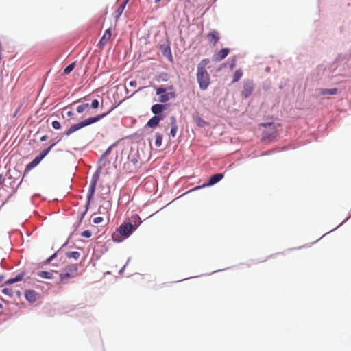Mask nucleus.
I'll use <instances>...</instances> for the list:
<instances>
[{
	"mask_svg": "<svg viewBox=\"0 0 351 351\" xmlns=\"http://www.w3.org/2000/svg\"><path fill=\"white\" fill-rule=\"evenodd\" d=\"M209 63V59L205 58L202 60L197 65V80L202 90H206L210 84V75L206 69Z\"/></svg>",
	"mask_w": 351,
	"mask_h": 351,
	"instance_id": "f257e3e1",
	"label": "nucleus"
},
{
	"mask_svg": "<svg viewBox=\"0 0 351 351\" xmlns=\"http://www.w3.org/2000/svg\"><path fill=\"white\" fill-rule=\"evenodd\" d=\"M109 112L99 114L95 117H88L77 123H75L73 125H71L68 130H66L64 133V134L67 136H70L71 134L74 133L75 132L86 127L89 125H91L93 123H95L103 118H104Z\"/></svg>",
	"mask_w": 351,
	"mask_h": 351,
	"instance_id": "f03ea898",
	"label": "nucleus"
},
{
	"mask_svg": "<svg viewBox=\"0 0 351 351\" xmlns=\"http://www.w3.org/2000/svg\"><path fill=\"white\" fill-rule=\"evenodd\" d=\"M24 273L21 272L16 277L6 280L4 283V285H6L8 287L2 289V293L9 297H12L14 293H16L17 295H19L20 291L19 290H15L12 287H10V285L22 280L24 277Z\"/></svg>",
	"mask_w": 351,
	"mask_h": 351,
	"instance_id": "7ed1b4c3",
	"label": "nucleus"
},
{
	"mask_svg": "<svg viewBox=\"0 0 351 351\" xmlns=\"http://www.w3.org/2000/svg\"><path fill=\"white\" fill-rule=\"evenodd\" d=\"M136 227L137 226H134L131 223H124L119 226L118 232L123 238H128L136 229Z\"/></svg>",
	"mask_w": 351,
	"mask_h": 351,
	"instance_id": "20e7f679",
	"label": "nucleus"
},
{
	"mask_svg": "<svg viewBox=\"0 0 351 351\" xmlns=\"http://www.w3.org/2000/svg\"><path fill=\"white\" fill-rule=\"evenodd\" d=\"M98 179H99V176H98V173H97L93 176L90 186L88 189V192L87 194V206L90 204V202L92 199V198L95 194V189H96V185H97Z\"/></svg>",
	"mask_w": 351,
	"mask_h": 351,
	"instance_id": "39448f33",
	"label": "nucleus"
},
{
	"mask_svg": "<svg viewBox=\"0 0 351 351\" xmlns=\"http://www.w3.org/2000/svg\"><path fill=\"white\" fill-rule=\"evenodd\" d=\"M254 89V83L252 80H247L243 82V89L241 93L242 97L247 98L253 93Z\"/></svg>",
	"mask_w": 351,
	"mask_h": 351,
	"instance_id": "423d86ee",
	"label": "nucleus"
},
{
	"mask_svg": "<svg viewBox=\"0 0 351 351\" xmlns=\"http://www.w3.org/2000/svg\"><path fill=\"white\" fill-rule=\"evenodd\" d=\"M223 177H224V175L223 173L214 174L210 178L208 183L204 184L202 186H196L192 191H196V190H198V189L205 187V186H210L214 185L216 183H217L218 182H219Z\"/></svg>",
	"mask_w": 351,
	"mask_h": 351,
	"instance_id": "0eeeda50",
	"label": "nucleus"
},
{
	"mask_svg": "<svg viewBox=\"0 0 351 351\" xmlns=\"http://www.w3.org/2000/svg\"><path fill=\"white\" fill-rule=\"evenodd\" d=\"M25 297L28 302L34 303L39 298V294L34 290H27L25 291Z\"/></svg>",
	"mask_w": 351,
	"mask_h": 351,
	"instance_id": "6e6552de",
	"label": "nucleus"
},
{
	"mask_svg": "<svg viewBox=\"0 0 351 351\" xmlns=\"http://www.w3.org/2000/svg\"><path fill=\"white\" fill-rule=\"evenodd\" d=\"M207 38L210 44L215 45L220 39L219 34L216 30H212L207 35Z\"/></svg>",
	"mask_w": 351,
	"mask_h": 351,
	"instance_id": "1a4fd4ad",
	"label": "nucleus"
},
{
	"mask_svg": "<svg viewBox=\"0 0 351 351\" xmlns=\"http://www.w3.org/2000/svg\"><path fill=\"white\" fill-rule=\"evenodd\" d=\"M228 48H223L214 55L213 59L215 62H219L223 60L229 53Z\"/></svg>",
	"mask_w": 351,
	"mask_h": 351,
	"instance_id": "9d476101",
	"label": "nucleus"
},
{
	"mask_svg": "<svg viewBox=\"0 0 351 351\" xmlns=\"http://www.w3.org/2000/svg\"><path fill=\"white\" fill-rule=\"evenodd\" d=\"M111 30L110 28H108L105 31L103 36L101 37L99 42L98 45L100 48H102L108 42L111 37Z\"/></svg>",
	"mask_w": 351,
	"mask_h": 351,
	"instance_id": "9b49d317",
	"label": "nucleus"
},
{
	"mask_svg": "<svg viewBox=\"0 0 351 351\" xmlns=\"http://www.w3.org/2000/svg\"><path fill=\"white\" fill-rule=\"evenodd\" d=\"M43 159L39 156H37L31 162L26 165L24 173H27L32 169L36 167Z\"/></svg>",
	"mask_w": 351,
	"mask_h": 351,
	"instance_id": "f8f14e48",
	"label": "nucleus"
},
{
	"mask_svg": "<svg viewBox=\"0 0 351 351\" xmlns=\"http://www.w3.org/2000/svg\"><path fill=\"white\" fill-rule=\"evenodd\" d=\"M170 124H171V131H170V135L172 137H175L177 134L178 131V125L176 121V118L173 116L171 117L170 118Z\"/></svg>",
	"mask_w": 351,
	"mask_h": 351,
	"instance_id": "ddd939ff",
	"label": "nucleus"
},
{
	"mask_svg": "<svg viewBox=\"0 0 351 351\" xmlns=\"http://www.w3.org/2000/svg\"><path fill=\"white\" fill-rule=\"evenodd\" d=\"M161 119H162V117L154 116L147 121V126L149 128H155L158 125L159 122Z\"/></svg>",
	"mask_w": 351,
	"mask_h": 351,
	"instance_id": "4468645a",
	"label": "nucleus"
},
{
	"mask_svg": "<svg viewBox=\"0 0 351 351\" xmlns=\"http://www.w3.org/2000/svg\"><path fill=\"white\" fill-rule=\"evenodd\" d=\"M176 97V94L174 92H169L167 93L161 95L160 96L159 101L160 102H166L171 99H173Z\"/></svg>",
	"mask_w": 351,
	"mask_h": 351,
	"instance_id": "2eb2a0df",
	"label": "nucleus"
},
{
	"mask_svg": "<svg viewBox=\"0 0 351 351\" xmlns=\"http://www.w3.org/2000/svg\"><path fill=\"white\" fill-rule=\"evenodd\" d=\"M165 106L162 104H156L152 106V112L155 114H158L165 110Z\"/></svg>",
	"mask_w": 351,
	"mask_h": 351,
	"instance_id": "dca6fc26",
	"label": "nucleus"
},
{
	"mask_svg": "<svg viewBox=\"0 0 351 351\" xmlns=\"http://www.w3.org/2000/svg\"><path fill=\"white\" fill-rule=\"evenodd\" d=\"M53 271H39L36 273V275L45 279H51L53 278Z\"/></svg>",
	"mask_w": 351,
	"mask_h": 351,
	"instance_id": "f3484780",
	"label": "nucleus"
},
{
	"mask_svg": "<svg viewBox=\"0 0 351 351\" xmlns=\"http://www.w3.org/2000/svg\"><path fill=\"white\" fill-rule=\"evenodd\" d=\"M89 107L90 104L88 103H82L77 106L76 111L80 114L83 113L84 112H88Z\"/></svg>",
	"mask_w": 351,
	"mask_h": 351,
	"instance_id": "a211bd4d",
	"label": "nucleus"
},
{
	"mask_svg": "<svg viewBox=\"0 0 351 351\" xmlns=\"http://www.w3.org/2000/svg\"><path fill=\"white\" fill-rule=\"evenodd\" d=\"M128 2V0H125L123 2L121 3V4L119 6V8L115 11V17L117 19L119 18L123 13L127 3Z\"/></svg>",
	"mask_w": 351,
	"mask_h": 351,
	"instance_id": "6ab92c4d",
	"label": "nucleus"
},
{
	"mask_svg": "<svg viewBox=\"0 0 351 351\" xmlns=\"http://www.w3.org/2000/svg\"><path fill=\"white\" fill-rule=\"evenodd\" d=\"M74 276L69 272L64 270V272L62 273L60 276V279L62 283H66L67 280L70 278H73Z\"/></svg>",
	"mask_w": 351,
	"mask_h": 351,
	"instance_id": "aec40b11",
	"label": "nucleus"
},
{
	"mask_svg": "<svg viewBox=\"0 0 351 351\" xmlns=\"http://www.w3.org/2000/svg\"><path fill=\"white\" fill-rule=\"evenodd\" d=\"M322 95H336L338 93L337 88H324L320 90Z\"/></svg>",
	"mask_w": 351,
	"mask_h": 351,
	"instance_id": "412c9836",
	"label": "nucleus"
},
{
	"mask_svg": "<svg viewBox=\"0 0 351 351\" xmlns=\"http://www.w3.org/2000/svg\"><path fill=\"white\" fill-rule=\"evenodd\" d=\"M243 75V71L241 69L237 70L233 75L232 83L238 82Z\"/></svg>",
	"mask_w": 351,
	"mask_h": 351,
	"instance_id": "4be33fe9",
	"label": "nucleus"
},
{
	"mask_svg": "<svg viewBox=\"0 0 351 351\" xmlns=\"http://www.w3.org/2000/svg\"><path fill=\"white\" fill-rule=\"evenodd\" d=\"M65 271L67 272H69L70 274H73L74 276H76L77 271V265H72L70 266H68Z\"/></svg>",
	"mask_w": 351,
	"mask_h": 351,
	"instance_id": "5701e85b",
	"label": "nucleus"
},
{
	"mask_svg": "<svg viewBox=\"0 0 351 351\" xmlns=\"http://www.w3.org/2000/svg\"><path fill=\"white\" fill-rule=\"evenodd\" d=\"M66 257H68L69 258H72L77 260L79 258V257L80 256V253L77 251L68 252H66Z\"/></svg>",
	"mask_w": 351,
	"mask_h": 351,
	"instance_id": "b1692460",
	"label": "nucleus"
},
{
	"mask_svg": "<svg viewBox=\"0 0 351 351\" xmlns=\"http://www.w3.org/2000/svg\"><path fill=\"white\" fill-rule=\"evenodd\" d=\"M56 143H52L48 148L43 150L40 154L39 155L40 157H41L42 159H43L51 151V149L56 145Z\"/></svg>",
	"mask_w": 351,
	"mask_h": 351,
	"instance_id": "393cba45",
	"label": "nucleus"
},
{
	"mask_svg": "<svg viewBox=\"0 0 351 351\" xmlns=\"http://www.w3.org/2000/svg\"><path fill=\"white\" fill-rule=\"evenodd\" d=\"M56 143H52L48 148L43 150L40 154L39 155L40 157H41L42 159H43L51 151V149L56 145Z\"/></svg>",
	"mask_w": 351,
	"mask_h": 351,
	"instance_id": "a878e982",
	"label": "nucleus"
},
{
	"mask_svg": "<svg viewBox=\"0 0 351 351\" xmlns=\"http://www.w3.org/2000/svg\"><path fill=\"white\" fill-rule=\"evenodd\" d=\"M155 145L158 147H160L162 141V136L160 133L156 134Z\"/></svg>",
	"mask_w": 351,
	"mask_h": 351,
	"instance_id": "bb28decb",
	"label": "nucleus"
},
{
	"mask_svg": "<svg viewBox=\"0 0 351 351\" xmlns=\"http://www.w3.org/2000/svg\"><path fill=\"white\" fill-rule=\"evenodd\" d=\"M75 66V62H73V63L70 64L69 66H67L64 69V74L70 73L74 69Z\"/></svg>",
	"mask_w": 351,
	"mask_h": 351,
	"instance_id": "cd10ccee",
	"label": "nucleus"
},
{
	"mask_svg": "<svg viewBox=\"0 0 351 351\" xmlns=\"http://www.w3.org/2000/svg\"><path fill=\"white\" fill-rule=\"evenodd\" d=\"M90 106L93 109H97L99 106V102L97 99H93L90 104Z\"/></svg>",
	"mask_w": 351,
	"mask_h": 351,
	"instance_id": "c85d7f7f",
	"label": "nucleus"
},
{
	"mask_svg": "<svg viewBox=\"0 0 351 351\" xmlns=\"http://www.w3.org/2000/svg\"><path fill=\"white\" fill-rule=\"evenodd\" d=\"M51 125L55 130H60L61 128V124L58 121H53Z\"/></svg>",
	"mask_w": 351,
	"mask_h": 351,
	"instance_id": "c756f323",
	"label": "nucleus"
},
{
	"mask_svg": "<svg viewBox=\"0 0 351 351\" xmlns=\"http://www.w3.org/2000/svg\"><path fill=\"white\" fill-rule=\"evenodd\" d=\"M112 147H109L104 153L101 155L100 160H104L110 152Z\"/></svg>",
	"mask_w": 351,
	"mask_h": 351,
	"instance_id": "7c9ffc66",
	"label": "nucleus"
},
{
	"mask_svg": "<svg viewBox=\"0 0 351 351\" xmlns=\"http://www.w3.org/2000/svg\"><path fill=\"white\" fill-rule=\"evenodd\" d=\"M166 90H167V89H166V88H162V87L158 88L156 89V95H160V96L161 95H163V93H165V92H166Z\"/></svg>",
	"mask_w": 351,
	"mask_h": 351,
	"instance_id": "2f4dec72",
	"label": "nucleus"
},
{
	"mask_svg": "<svg viewBox=\"0 0 351 351\" xmlns=\"http://www.w3.org/2000/svg\"><path fill=\"white\" fill-rule=\"evenodd\" d=\"M81 235L85 238H90L92 234L89 230H85L81 233Z\"/></svg>",
	"mask_w": 351,
	"mask_h": 351,
	"instance_id": "473e14b6",
	"label": "nucleus"
},
{
	"mask_svg": "<svg viewBox=\"0 0 351 351\" xmlns=\"http://www.w3.org/2000/svg\"><path fill=\"white\" fill-rule=\"evenodd\" d=\"M93 221L95 224L100 223L103 221V218L101 217H97L93 219Z\"/></svg>",
	"mask_w": 351,
	"mask_h": 351,
	"instance_id": "72a5a7b5",
	"label": "nucleus"
},
{
	"mask_svg": "<svg viewBox=\"0 0 351 351\" xmlns=\"http://www.w3.org/2000/svg\"><path fill=\"white\" fill-rule=\"evenodd\" d=\"M129 85L132 87H135L137 86V82L135 80L130 81L129 82Z\"/></svg>",
	"mask_w": 351,
	"mask_h": 351,
	"instance_id": "f704fd0d",
	"label": "nucleus"
},
{
	"mask_svg": "<svg viewBox=\"0 0 351 351\" xmlns=\"http://www.w3.org/2000/svg\"><path fill=\"white\" fill-rule=\"evenodd\" d=\"M271 125L272 124L271 123H261V125L263 127L271 126Z\"/></svg>",
	"mask_w": 351,
	"mask_h": 351,
	"instance_id": "c9c22d12",
	"label": "nucleus"
},
{
	"mask_svg": "<svg viewBox=\"0 0 351 351\" xmlns=\"http://www.w3.org/2000/svg\"><path fill=\"white\" fill-rule=\"evenodd\" d=\"M48 138V136L47 135H44L41 138H40V141H47Z\"/></svg>",
	"mask_w": 351,
	"mask_h": 351,
	"instance_id": "e433bc0d",
	"label": "nucleus"
},
{
	"mask_svg": "<svg viewBox=\"0 0 351 351\" xmlns=\"http://www.w3.org/2000/svg\"><path fill=\"white\" fill-rule=\"evenodd\" d=\"M56 256V254H53L51 256H50V257L48 258L47 261H48V262H50V261H51L52 259H53Z\"/></svg>",
	"mask_w": 351,
	"mask_h": 351,
	"instance_id": "4c0bfd02",
	"label": "nucleus"
},
{
	"mask_svg": "<svg viewBox=\"0 0 351 351\" xmlns=\"http://www.w3.org/2000/svg\"><path fill=\"white\" fill-rule=\"evenodd\" d=\"M4 179L1 175H0V185L3 184Z\"/></svg>",
	"mask_w": 351,
	"mask_h": 351,
	"instance_id": "58836bf2",
	"label": "nucleus"
},
{
	"mask_svg": "<svg viewBox=\"0 0 351 351\" xmlns=\"http://www.w3.org/2000/svg\"><path fill=\"white\" fill-rule=\"evenodd\" d=\"M112 238L115 241H120L121 240L116 239L114 234L112 235Z\"/></svg>",
	"mask_w": 351,
	"mask_h": 351,
	"instance_id": "ea45409f",
	"label": "nucleus"
},
{
	"mask_svg": "<svg viewBox=\"0 0 351 351\" xmlns=\"http://www.w3.org/2000/svg\"><path fill=\"white\" fill-rule=\"evenodd\" d=\"M72 115H73V112H72L71 111H69V112H67V116H68V117H71Z\"/></svg>",
	"mask_w": 351,
	"mask_h": 351,
	"instance_id": "a19ab883",
	"label": "nucleus"
},
{
	"mask_svg": "<svg viewBox=\"0 0 351 351\" xmlns=\"http://www.w3.org/2000/svg\"><path fill=\"white\" fill-rule=\"evenodd\" d=\"M202 122L204 123V121L201 119H199V123H198V125L201 126L202 125L200 123H202Z\"/></svg>",
	"mask_w": 351,
	"mask_h": 351,
	"instance_id": "79ce46f5",
	"label": "nucleus"
},
{
	"mask_svg": "<svg viewBox=\"0 0 351 351\" xmlns=\"http://www.w3.org/2000/svg\"><path fill=\"white\" fill-rule=\"evenodd\" d=\"M202 122L204 123V121L201 119H199V123H198V125L201 126L202 125L200 123H202Z\"/></svg>",
	"mask_w": 351,
	"mask_h": 351,
	"instance_id": "37998d69",
	"label": "nucleus"
},
{
	"mask_svg": "<svg viewBox=\"0 0 351 351\" xmlns=\"http://www.w3.org/2000/svg\"><path fill=\"white\" fill-rule=\"evenodd\" d=\"M4 277L3 276H0V282H1L3 280Z\"/></svg>",
	"mask_w": 351,
	"mask_h": 351,
	"instance_id": "c03bdc74",
	"label": "nucleus"
},
{
	"mask_svg": "<svg viewBox=\"0 0 351 351\" xmlns=\"http://www.w3.org/2000/svg\"><path fill=\"white\" fill-rule=\"evenodd\" d=\"M160 0H155V2H156V3H158V2H160Z\"/></svg>",
	"mask_w": 351,
	"mask_h": 351,
	"instance_id": "a18cd8bd",
	"label": "nucleus"
},
{
	"mask_svg": "<svg viewBox=\"0 0 351 351\" xmlns=\"http://www.w3.org/2000/svg\"><path fill=\"white\" fill-rule=\"evenodd\" d=\"M142 88H139L138 90H136V91H135V93L138 92V90H141Z\"/></svg>",
	"mask_w": 351,
	"mask_h": 351,
	"instance_id": "49530a36",
	"label": "nucleus"
},
{
	"mask_svg": "<svg viewBox=\"0 0 351 351\" xmlns=\"http://www.w3.org/2000/svg\"><path fill=\"white\" fill-rule=\"evenodd\" d=\"M3 306L1 304H0V308H2Z\"/></svg>",
	"mask_w": 351,
	"mask_h": 351,
	"instance_id": "de8ad7c7",
	"label": "nucleus"
}]
</instances>
